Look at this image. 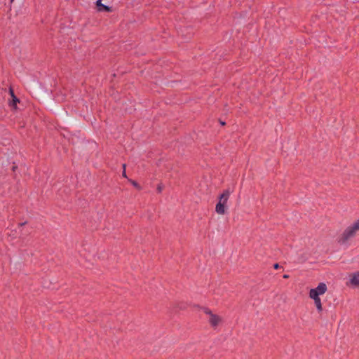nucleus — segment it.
<instances>
[{"label": "nucleus", "instance_id": "17", "mask_svg": "<svg viewBox=\"0 0 359 359\" xmlns=\"http://www.w3.org/2000/svg\"><path fill=\"white\" fill-rule=\"evenodd\" d=\"M220 123H221V124H222V126H224V125H225V122L221 121Z\"/></svg>", "mask_w": 359, "mask_h": 359}, {"label": "nucleus", "instance_id": "18", "mask_svg": "<svg viewBox=\"0 0 359 359\" xmlns=\"http://www.w3.org/2000/svg\"><path fill=\"white\" fill-rule=\"evenodd\" d=\"M14 0H11V3L13 2Z\"/></svg>", "mask_w": 359, "mask_h": 359}, {"label": "nucleus", "instance_id": "4", "mask_svg": "<svg viewBox=\"0 0 359 359\" xmlns=\"http://www.w3.org/2000/svg\"><path fill=\"white\" fill-rule=\"evenodd\" d=\"M327 290V285L325 283H320L316 288H312L309 291V297H319L324 294Z\"/></svg>", "mask_w": 359, "mask_h": 359}, {"label": "nucleus", "instance_id": "2", "mask_svg": "<svg viewBox=\"0 0 359 359\" xmlns=\"http://www.w3.org/2000/svg\"><path fill=\"white\" fill-rule=\"evenodd\" d=\"M201 310L206 316L207 323L213 330H218L224 324L223 316L214 312L210 308L203 306Z\"/></svg>", "mask_w": 359, "mask_h": 359}, {"label": "nucleus", "instance_id": "7", "mask_svg": "<svg viewBox=\"0 0 359 359\" xmlns=\"http://www.w3.org/2000/svg\"><path fill=\"white\" fill-rule=\"evenodd\" d=\"M311 299L313 300L315 306L318 312H321L323 311V305L321 302V299L320 297H309Z\"/></svg>", "mask_w": 359, "mask_h": 359}, {"label": "nucleus", "instance_id": "6", "mask_svg": "<svg viewBox=\"0 0 359 359\" xmlns=\"http://www.w3.org/2000/svg\"><path fill=\"white\" fill-rule=\"evenodd\" d=\"M96 6L97 7L98 11H100V12H102V11L111 12L113 11L111 7H109L108 6H105V5L102 4V0H97Z\"/></svg>", "mask_w": 359, "mask_h": 359}, {"label": "nucleus", "instance_id": "3", "mask_svg": "<svg viewBox=\"0 0 359 359\" xmlns=\"http://www.w3.org/2000/svg\"><path fill=\"white\" fill-rule=\"evenodd\" d=\"M231 194V191L229 189H226L219 195V201L215 207V212L218 215H223L226 213V205Z\"/></svg>", "mask_w": 359, "mask_h": 359}, {"label": "nucleus", "instance_id": "14", "mask_svg": "<svg viewBox=\"0 0 359 359\" xmlns=\"http://www.w3.org/2000/svg\"><path fill=\"white\" fill-rule=\"evenodd\" d=\"M126 164H123V170H126Z\"/></svg>", "mask_w": 359, "mask_h": 359}, {"label": "nucleus", "instance_id": "11", "mask_svg": "<svg viewBox=\"0 0 359 359\" xmlns=\"http://www.w3.org/2000/svg\"><path fill=\"white\" fill-rule=\"evenodd\" d=\"M122 176H123V177L127 178V175H126V170H123Z\"/></svg>", "mask_w": 359, "mask_h": 359}, {"label": "nucleus", "instance_id": "9", "mask_svg": "<svg viewBox=\"0 0 359 359\" xmlns=\"http://www.w3.org/2000/svg\"><path fill=\"white\" fill-rule=\"evenodd\" d=\"M177 307L180 308V309H184V308H185V307L183 306V304H182V303H177V304H175L174 305V309H175V308H177Z\"/></svg>", "mask_w": 359, "mask_h": 359}, {"label": "nucleus", "instance_id": "16", "mask_svg": "<svg viewBox=\"0 0 359 359\" xmlns=\"http://www.w3.org/2000/svg\"><path fill=\"white\" fill-rule=\"evenodd\" d=\"M158 191L159 192H161V187H158Z\"/></svg>", "mask_w": 359, "mask_h": 359}, {"label": "nucleus", "instance_id": "15", "mask_svg": "<svg viewBox=\"0 0 359 359\" xmlns=\"http://www.w3.org/2000/svg\"><path fill=\"white\" fill-rule=\"evenodd\" d=\"M283 278H289V276L285 274V275L283 276Z\"/></svg>", "mask_w": 359, "mask_h": 359}, {"label": "nucleus", "instance_id": "10", "mask_svg": "<svg viewBox=\"0 0 359 359\" xmlns=\"http://www.w3.org/2000/svg\"><path fill=\"white\" fill-rule=\"evenodd\" d=\"M130 182H131V183L133 184V186H135V187L140 188L139 184L135 181L130 180Z\"/></svg>", "mask_w": 359, "mask_h": 359}, {"label": "nucleus", "instance_id": "8", "mask_svg": "<svg viewBox=\"0 0 359 359\" xmlns=\"http://www.w3.org/2000/svg\"><path fill=\"white\" fill-rule=\"evenodd\" d=\"M350 283L355 287H359V272L354 273L351 275Z\"/></svg>", "mask_w": 359, "mask_h": 359}, {"label": "nucleus", "instance_id": "12", "mask_svg": "<svg viewBox=\"0 0 359 359\" xmlns=\"http://www.w3.org/2000/svg\"><path fill=\"white\" fill-rule=\"evenodd\" d=\"M273 267H274V269H278V268H279V264H275L273 265Z\"/></svg>", "mask_w": 359, "mask_h": 359}, {"label": "nucleus", "instance_id": "1", "mask_svg": "<svg viewBox=\"0 0 359 359\" xmlns=\"http://www.w3.org/2000/svg\"><path fill=\"white\" fill-rule=\"evenodd\" d=\"M359 233V218L350 225L347 226L343 231L338 235L336 242L340 246L347 245Z\"/></svg>", "mask_w": 359, "mask_h": 359}, {"label": "nucleus", "instance_id": "5", "mask_svg": "<svg viewBox=\"0 0 359 359\" xmlns=\"http://www.w3.org/2000/svg\"><path fill=\"white\" fill-rule=\"evenodd\" d=\"M9 93L12 100L9 102V105L14 109L17 108V103L20 102V100L15 95L14 91L12 88H9Z\"/></svg>", "mask_w": 359, "mask_h": 359}, {"label": "nucleus", "instance_id": "13", "mask_svg": "<svg viewBox=\"0 0 359 359\" xmlns=\"http://www.w3.org/2000/svg\"><path fill=\"white\" fill-rule=\"evenodd\" d=\"M25 224H26V222L20 223V224H19V226H24Z\"/></svg>", "mask_w": 359, "mask_h": 359}]
</instances>
